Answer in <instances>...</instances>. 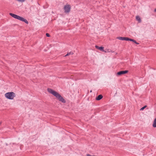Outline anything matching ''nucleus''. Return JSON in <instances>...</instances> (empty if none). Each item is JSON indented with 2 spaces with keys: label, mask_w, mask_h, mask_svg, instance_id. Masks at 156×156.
<instances>
[{
  "label": "nucleus",
  "mask_w": 156,
  "mask_h": 156,
  "mask_svg": "<svg viewBox=\"0 0 156 156\" xmlns=\"http://www.w3.org/2000/svg\"><path fill=\"white\" fill-rule=\"evenodd\" d=\"M136 20L138 21L139 23H140L141 22V20L140 16H136Z\"/></svg>",
  "instance_id": "9"
},
{
  "label": "nucleus",
  "mask_w": 156,
  "mask_h": 156,
  "mask_svg": "<svg viewBox=\"0 0 156 156\" xmlns=\"http://www.w3.org/2000/svg\"><path fill=\"white\" fill-rule=\"evenodd\" d=\"M95 47L96 48H97L99 50H100L101 51H104V48L102 47H99L98 46L96 45L95 46Z\"/></svg>",
  "instance_id": "7"
},
{
  "label": "nucleus",
  "mask_w": 156,
  "mask_h": 156,
  "mask_svg": "<svg viewBox=\"0 0 156 156\" xmlns=\"http://www.w3.org/2000/svg\"><path fill=\"white\" fill-rule=\"evenodd\" d=\"M103 97V96L101 94H100L96 97V99L97 101H99Z\"/></svg>",
  "instance_id": "8"
},
{
  "label": "nucleus",
  "mask_w": 156,
  "mask_h": 156,
  "mask_svg": "<svg viewBox=\"0 0 156 156\" xmlns=\"http://www.w3.org/2000/svg\"><path fill=\"white\" fill-rule=\"evenodd\" d=\"M9 15L10 16L15 19L18 20L23 22H24L27 24L28 23V22L27 20L23 17L12 13H10Z\"/></svg>",
  "instance_id": "2"
},
{
  "label": "nucleus",
  "mask_w": 156,
  "mask_h": 156,
  "mask_svg": "<svg viewBox=\"0 0 156 156\" xmlns=\"http://www.w3.org/2000/svg\"><path fill=\"white\" fill-rule=\"evenodd\" d=\"M25 0H17L18 1L22 2H24Z\"/></svg>",
  "instance_id": "14"
},
{
  "label": "nucleus",
  "mask_w": 156,
  "mask_h": 156,
  "mask_svg": "<svg viewBox=\"0 0 156 156\" xmlns=\"http://www.w3.org/2000/svg\"><path fill=\"white\" fill-rule=\"evenodd\" d=\"M128 72V71L127 70L121 71L117 72V74L118 76H121L122 74H125Z\"/></svg>",
  "instance_id": "5"
},
{
  "label": "nucleus",
  "mask_w": 156,
  "mask_h": 156,
  "mask_svg": "<svg viewBox=\"0 0 156 156\" xmlns=\"http://www.w3.org/2000/svg\"><path fill=\"white\" fill-rule=\"evenodd\" d=\"M153 126L154 127H156V118L154 119L153 123Z\"/></svg>",
  "instance_id": "10"
},
{
  "label": "nucleus",
  "mask_w": 156,
  "mask_h": 156,
  "mask_svg": "<svg viewBox=\"0 0 156 156\" xmlns=\"http://www.w3.org/2000/svg\"><path fill=\"white\" fill-rule=\"evenodd\" d=\"M154 12H156V8L154 9Z\"/></svg>",
  "instance_id": "18"
},
{
  "label": "nucleus",
  "mask_w": 156,
  "mask_h": 156,
  "mask_svg": "<svg viewBox=\"0 0 156 156\" xmlns=\"http://www.w3.org/2000/svg\"><path fill=\"white\" fill-rule=\"evenodd\" d=\"M16 96L15 94L13 92H9L5 94V96L7 99L12 100Z\"/></svg>",
  "instance_id": "3"
},
{
  "label": "nucleus",
  "mask_w": 156,
  "mask_h": 156,
  "mask_svg": "<svg viewBox=\"0 0 156 156\" xmlns=\"http://www.w3.org/2000/svg\"><path fill=\"white\" fill-rule=\"evenodd\" d=\"M133 42H134L135 43L137 44H139V43L137 42L135 40H134L133 41Z\"/></svg>",
  "instance_id": "15"
},
{
  "label": "nucleus",
  "mask_w": 156,
  "mask_h": 156,
  "mask_svg": "<svg viewBox=\"0 0 156 156\" xmlns=\"http://www.w3.org/2000/svg\"><path fill=\"white\" fill-rule=\"evenodd\" d=\"M90 92H92V90H91Z\"/></svg>",
  "instance_id": "20"
},
{
  "label": "nucleus",
  "mask_w": 156,
  "mask_h": 156,
  "mask_svg": "<svg viewBox=\"0 0 156 156\" xmlns=\"http://www.w3.org/2000/svg\"><path fill=\"white\" fill-rule=\"evenodd\" d=\"M87 156H92V155H91L90 154H87Z\"/></svg>",
  "instance_id": "17"
},
{
  "label": "nucleus",
  "mask_w": 156,
  "mask_h": 156,
  "mask_svg": "<svg viewBox=\"0 0 156 156\" xmlns=\"http://www.w3.org/2000/svg\"><path fill=\"white\" fill-rule=\"evenodd\" d=\"M73 52L70 51L69 53H68L65 55V56H67L69 55H73Z\"/></svg>",
  "instance_id": "11"
},
{
  "label": "nucleus",
  "mask_w": 156,
  "mask_h": 156,
  "mask_svg": "<svg viewBox=\"0 0 156 156\" xmlns=\"http://www.w3.org/2000/svg\"><path fill=\"white\" fill-rule=\"evenodd\" d=\"M47 90L49 93L52 94L53 95L56 97V98L60 101L63 103H65L66 101L58 93L54 90H53L48 88Z\"/></svg>",
  "instance_id": "1"
},
{
  "label": "nucleus",
  "mask_w": 156,
  "mask_h": 156,
  "mask_svg": "<svg viewBox=\"0 0 156 156\" xmlns=\"http://www.w3.org/2000/svg\"><path fill=\"white\" fill-rule=\"evenodd\" d=\"M147 107V105H145V106H144V107H143L141 108L140 109V111H142V110H144Z\"/></svg>",
  "instance_id": "12"
},
{
  "label": "nucleus",
  "mask_w": 156,
  "mask_h": 156,
  "mask_svg": "<svg viewBox=\"0 0 156 156\" xmlns=\"http://www.w3.org/2000/svg\"><path fill=\"white\" fill-rule=\"evenodd\" d=\"M128 37H117V38L119 40H125V41H128Z\"/></svg>",
  "instance_id": "6"
},
{
  "label": "nucleus",
  "mask_w": 156,
  "mask_h": 156,
  "mask_svg": "<svg viewBox=\"0 0 156 156\" xmlns=\"http://www.w3.org/2000/svg\"><path fill=\"white\" fill-rule=\"evenodd\" d=\"M46 35L47 37H50V35L48 33H46Z\"/></svg>",
  "instance_id": "16"
},
{
  "label": "nucleus",
  "mask_w": 156,
  "mask_h": 156,
  "mask_svg": "<svg viewBox=\"0 0 156 156\" xmlns=\"http://www.w3.org/2000/svg\"><path fill=\"white\" fill-rule=\"evenodd\" d=\"M134 40L133 39L130 38H129V37L128 38V41H130L133 42V41Z\"/></svg>",
  "instance_id": "13"
},
{
  "label": "nucleus",
  "mask_w": 156,
  "mask_h": 156,
  "mask_svg": "<svg viewBox=\"0 0 156 156\" xmlns=\"http://www.w3.org/2000/svg\"><path fill=\"white\" fill-rule=\"evenodd\" d=\"M71 8V6L69 4H66L65 5L64 7V12L65 13H69L70 12Z\"/></svg>",
  "instance_id": "4"
},
{
  "label": "nucleus",
  "mask_w": 156,
  "mask_h": 156,
  "mask_svg": "<svg viewBox=\"0 0 156 156\" xmlns=\"http://www.w3.org/2000/svg\"><path fill=\"white\" fill-rule=\"evenodd\" d=\"M1 123H2V122H0V125H1Z\"/></svg>",
  "instance_id": "19"
}]
</instances>
